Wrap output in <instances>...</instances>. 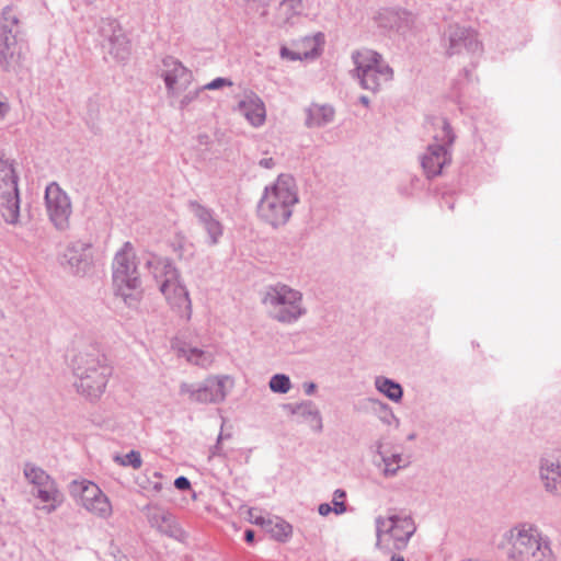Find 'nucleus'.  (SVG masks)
I'll return each mask as SVG.
<instances>
[{
    "instance_id": "9",
    "label": "nucleus",
    "mask_w": 561,
    "mask_h": 561,
    "mask_svg": "<svg viewBox=\"0 0 561 561\" xmlns=\"http://www.w3.org/2000/svg\"><path fill=\"white\" fill-rule=\"evenodd\" d=\"M439 130L433 136V141L427 145L420 156L421 165L427 178H434L442 173L444 167L451 162V147L455 135L445 118L437 122Z\"/></svg>"
},
{
    "instance_id": "2",
    "label": "nucleus",
    "mask_w": 561,
    "mask_h": 561,
    "mask_svg": "<svg viewBox=\"0 0 561 561\" xmlns=\"http://www.w3.org/2000/svg\"><path fill=\"white\" fill-rule=\"evenodd\" d=\"M299 203L296 180L290 174H279L265 186L257 205V216L273 228L284 227Z\"/></svg>"
},
{
    "instance_id": "18",
    "label": "nucleus",
    "mask_w": 561,
    "mask_h": 561,
    "mask_svg": "<svg viewBox=\"0 0 561 561\" xmlns=\"http://www.w3.org/2000/svg\"><path fill=\"white\" fill-rule=\"evenodd\" d=\"M234 111L254 128L263 126L266 121V107L263 100L250 90L238 95Z\"/></svg>"
},
{
    "instance_id": "50",
    "label": "nucleus",
    "mask_w": 561,
    "mask_h": 561,
    "mask_svg": "<svg viewBox=\"0 0 561 561\" xmlns=\"http://www.w3.org/2000/svg\"><path fill=\"white\" fill-rule=\"evenodd\" d=\"M390 27H396L398 31L401 30V26L398 24L390 25Z\"/></svg>"
},
{
    "instance_id": "41",
    "label": "nucleus",
    "mask_w": 561,
    "mask_h": 561,
    "mask_svg": "<svg viewBox=\"0 0 561 561\" xmlns=\"http://www.w3.org/2000/svg\"><path fill=\"white\" fill-rule=\"evenodd\" d=\"M152 478L154 480H150L149 481V484H150V489L154 492H160L162 490V482H161V479H162V474L158 471H154L152 473Z\"/></svg>"
},
{
    "instance_id": "48",
    "label": "nucleus",
    "mask_w": 561,
    "mask_h": 561,
    "mask_svg": "<svg viewBox=\"0 0 561 561\" xmlns=\"http://www.w3.org/2000/svg\"><path fill=\"white\" fill-rule=\"evenodd\" d=\"M359 102H360L363 105H365V106H368V105H369V99H368L367 96H365V95H362V96L359 98Z\"/></svg>"
},
{
    "instance_id": "39",
    "label": "nucleus",
    "mask_w": 561,
    "mask_h": 561,
    "mask_svg": "<svg viewBox=\"0 0 561 561\" xmlns=\"http://www.w3.org/2000/svg\"><path fill=\"white\" fill-rule=\"evenodd\" d=\"M231 85H232L231 80L226 79V78H216L213 81H210L209 83L203 85L201 88V90H218L224 87H231Z\"/></svg>"
},
{
    "instance_id": "47",
    "label": "nucleus",
    "mask_w": 561,
    "mask_h": 561,
    "mask_svg": "<svg viewBox=\"0 0 561 561\" xmlns=\"http://www.w3.org/2000/svg\"><path fill=\"white\" fill-rule=\"evenodd\" d=\"M244 538L247 542H252L254 540V531L251 529L245 530Z\"/></svg>"
},
{
    "instance_id": "34",
    "label": "nucleus",
    "mask_w": 561,
    "mask_h": 561,
    "mask_svg": "<svg viewBox=\"0 0 561 561\" xmlns=\"http://www.w3.org/2000/svg\"><path fill=\"white\" fill-rule=\"evenodd\" d=\"M324 44V35L322 33H317L313 36H307L302 38L299 43H297V47L301 49V51H312V55L309 56V59H313L320 55L321 46Z\"/></svg>"
},
{
    "instance_id": "43",
    "label": "nucleus",
    "mask_w": 561,
    "mask_h": 561,
    "mask_svg": "<svg viewBox=\"0 0 561 561\" xmlns=\"http://www.w3.org/2000/svg\"><path fill=\"white\" fill-rule=\"evenodd\" d=\"M174 486L178 490H187L191 488V482L186 477H179L174 480Z\"/></svg>"
},
{
    "instance_id": "32",
    "label": "nucleus",
    "mask_w": 561,
    "mask_h": 561,
    "mask_svg": "<svg viewBox=\"0 0 561 561\" xmlns=\"http://www.w3.org/2000/svg\"><path fill=\"white\" fill-rule=\"evenodd\" d=\"M383 462L382 473L385 477H393L397 472L409 465L408 458L402 454H392L390 456L381 455Z\"/></svg>"
},
{
    "instance_id": "13",
    "label": "nucleus",
    "mask_w": 561,
    "mask_h": 561,
    "mask_svg": "<svg viewBox=\"0 0 561 561\" xmlns=\"http://www.w3.org/2000/svg\"><path fill=\"white\" fill-rule=\"evenodd\" d=\"M69 491L76 502L90 514L102 519L112 516L111 501L95 483L88 480H76L71 482Z\"/></svg>"
},
{
    "instance_id": "4",
    "label": "nucleus",
    "mask_w": 561,
    "mask_h": 561,
    "mask_svg": "<svg viewBox=\"0 0 561 561\" xmlns=\"http://www.w3.org/2000/svg\"><path fill=\"white\" fill-rule=\"evenodd\" d=\"M146 267L159 284L160 291L170 307L181 318L188 321L192 316V301L172 261L150 254L146 260Z\"/></svg>"
},
{
    "instance_id": "24",
    "label": "nucleus",
    "mask_w": 561,
    "mask_h": 561,
    "mask_svg": "<svg viewBox=\"0 0 561 561\" xmlns=\"http://www.w3.org/2000/svg\"><path fill=\"white\" fill-rule=\"evenodd\" d=\"M32 494L41 502V505H36L35 508L45 514L54 513L64 503V494L57 484L47 489L32 491Z\"/></svg>"
},
{
    "instance_id": "33",
    "label": "nucleus",
    "mask_w": 561,
    "mask_h": 561,
    "mask_svg": "<svg viewBox=\"0 0 561 561\" xmlns=\"http://www.w3.org/2000/svg\"><path fill=\"white\" fill-rule=\"evenodd\" d=\"M367 401L370 403L371 408L378 413L379 420L382 423L387 425H391L393 423L397 426L399 425L398 417L394 415L392 409L387 403L373 398H369Z\"/></svg>"
},
{
    "instance_id": "35",
    "label": "nucleus",
    "mask_w": 561,
    "mask_h": 561,
    "mask_svg": "<svg viewBox=\"0 0 561 561\" xmlns=\"http://www.w3.org/2000/svg\"><path fill=\"white\" fill-rule=\"evenodd\" d=\"M268 387L274 393L285 394L291 389V381L285 374H275L271 377Z\"/></svg>"
},
{
    "instance_id": "37",
    "label": "nucleus",
    "mask_w": 561,
    "mask_h": 561,
    "mask_svg": "<svg viewBox=\"0 0 561 561\" xmlns=\"http://www.w3.org/2000/svg\"><path fill=\"white\" fill-rule=\"evenodd\" d=\"M310 55H312V51H301L298 47L296 50L289 49L286 46L280 48V57L291 61L309 59Z\"/></svg>"
},
{
    "instance_id": "16",
    "label": "nucleus",
    "mask_w": 561,
    "mask_h": 561,
    "mask_svg": "<svg viewBox=\"0 0 561 561\" xmlns=\"http://www.w3.org/2000/svg\"><path fill=\"white\" fill-rule=\"evenodd\" d=\"M100 35L104 39V48L106 53L116 61L125 64L131 54L130 41L121 26L113 19H105L100 24Z\"/></svg>"
},
{
    "instance_id": "23",
    "label": "nucleus",
    "mask_w": 561,
    "mask_h": 561,
    "mask_svg": "<svg viewBox=\"0 0 561 561\" xmlns=\"http://www.w3.org/2000/svg\"><path fill=\"white\" fill-rule=\"evenodd\" d=\"M144 511L151 527L156 528L159 533L175 536L178 527L174 517L169 512L158 506L147 505Z\"/></svg>"
},
{
    "instance_id": "42",
    "label": "nucleus",
    "mask_w": 561,
    "mask_h": 561,
    "mask_svg": "<svg viewBox=\"0 0 561 561\" xmlns=\"http://www.w3.org/2000/svg\"><path fill=\"white\" fill-rule=\"evenodd\" d=\"M228 437H230V435L225 436L222 433H220V434L218 435V438H217L216 445H215V446L211 448V450H210V456H209L210 458H211V457H216V456H222L221 440H222L224 438H228Z\"/></svg>"
},
{
    "instance_id": "15",
    "label": "nucleus",
    "mask_w": 561,
    "mask_h": 561,
    "mask_svg": "<svg viewBox=\"0 0 561 561\" xmlns=\"http://www.w3.org/2000/svg\"><path fill=\"white\" fill-rule=\"evenodd\" d=\"M159 75L163 79L169 99L182 95L193 82L192 71L173 56L162 58Z\"/></svg>"
},
{
    "instance_id": "3",
    "label": "nucleus",
    "mask_w": 561,
    "mask_h": 561,
    "mask_svg": "<svg viewBox=\"0 0 561 561\" xmlns=\"http://www.w3.org/2000/svg\"><path fill=\"white\" fill-rule=\"evenodd\" d=\"M75 387L87 399L98 400L105 391L112 367L94 347L79 350L72 358Z\"/></svg>"
},
{
    "instance_id": "17",
    "label": "nucleus",
    "mask_w": 561,
    "mask_h": 561,
    "mask_svg": "<svg viewBox=\"0 0 561 561\" xmlns=\"http://www.w3.org/2000/svg\"><path fill=\"white\" fill-rule=\"evenodd\" d=\"M446 53L449 56L467 53L477 55L482 51V44L478 37V33L467 26L451 24L445 32Z\"/></svg>"
},
{
    "instance_id": "8",
    "label": "nucleus",
    "mask_w": 561,
    "mask_h": 561,
    "mask_svg": "<svg viewBox=\"0 0 561 561\" xmlns=\"http://www.w3.org/2000/svg\"><path fill=\"white\" fill-rule=\"evenodd\" d=\"M376 523V546L387 552L402 550L416 530L413 518L409 515L392 514L378 516Z\"/></svg>"
},
{
    "instance_id": "22",
    "label": "nucleus",
    "mask_w": 561,
    "mask_h": 561,
    "mask_svg": "<svg viewBox=\"0 0 561 561\" xmlns=\"http://www.w3.org/2000/svg\"><path fill=\"white\" fill-rule=\"evenodd\" d=\"M171 347L176 353L178 357L185 358L187 363L202 368L210 367L215 360L213 352L193 346L178 339L172 342Z\"/></svg>"
},
{
    "instance_id": "11",
    "label": "nucleus",
    "mask_w": 561,
    "mask_h": 561,
    "mask_svg": "<svg viewBox=\"0 0 561 561\" xmlns=\"http://www.w3.org/2000/svg\"><path fill=\"white\" fill-rule=\"evenodd\" d=\"M19 176L13 160L0 158V215L8 225L20 218Z\"/></svg>"
},
{
    "instance_id": "10",
    "label": "nucleus",
    "mask_w": 561,
    "mask_h": 561,
    "mask_svg": "<svg viewBox=\"0 0 561 561\" xmlns=\"http://www.w3.org/2000/svg\"><path fill=\"white\" fill-rule=\"evenodd\" d=\"M233 386L234 381L228 375H210L202 382L182 381L179 394L191 403L219 404L226 400Z\"/></svg>"
},
{
    "instance_id": "31",
    "label": "nucleus",
    "mask_w": 561,
    "mask_h": 561,
    "mask_svg": "<svg viewBox=\"0 0 561 561\" xmlns=\"http://www.w3.org/2000/svg\"><path fill=\"white\" fill-rule=\"evenodd\" d=\"M12 34L15 37L20 35L19 16L12 7H7L1 16V35Z\"/></svg>"
},
{
    "instance_id": "12",
    "label": "nucleus",
    "mask_w": 561,
    "mask_h": 561,
    "mask_svg": "<svg viewBox=\"0 0 561 561\" xmlns=\"http://www.w3.org/2000/svg\"><path fill=\"white\" fill-rule=\"evenodd\" d=\"M60 266L70 275L84 277L89 275L95 263L92 242L85 239H76L66 243L58 256Z\"/></svg>"
},
{
    "instance_id": "36",
    "label": "nucleus",
    "mask_w": 561,
    "mask_h": 561,
    "mask_svg": "<svg viewBox=\"0 0 561 561\" xmlns=\"http://www.w3.org/2000/svg\"><path fill=\"white\" fill-rule=\"evenodd\" d=\"M114 461L123 467H131L134 469H139L142 465L140 453L136 450H130L123 456L116 455Z\"/></svg>"
},
{
    "instance_id": "1",
    "label": "nucleus",
    "mask_w": 561,
    "mask_h": 561,
    "mask_svg": "<svg viewBox=\"0 0 561 561\" xmlns=\"http://www.w3.org/2000/svg\"><path fill=\"white\" fill-rule=\"evenodd\" d=\"M500 547L508 561H556L552 541L535 524L520 522L506 529Z\"/></svg>"
},
{
    "instance_id": "29",
    "label": "nucleus",
    "mask_w": 561,
    "mask_h": 561,
    "mask_svg": "<svg viewBox=\"0 0 561 561\" xmlns=\"http://www.w3.org/2000/svg\"><path fill=\"white\" fill-rule=\"evenodd\" d=\"M256 523L265 525L267 531L277 541L286 542L293 535V526L279 517L271 518L266 523L263 519Z\"/></svg>"
},
{
    "instance_id": "45",
    "label": "nucleus",
    "mask_w": 561,
    "mask_h": 561,
    "mask_svg": "<svg viewBox=\"0 0 561 561\" xmlns=\"http://www.w3.org/2000/svg\"><path fill=\"white\" fill-rule=\"evenodd\" d=\"M259 165L264 169H272L275 167V160L273 158H263L259 161Z\"/></svg>"
},
{
    "instance_id": "20",
    "label": "nucleus",
    "mask_w": 561,
    "mask_h": 561,
    "mask_svg": "<svg viewBox=\"0 0 561 561\" xmlns=\"http://www.w3.org/2000/svg\"><path fill=\"white\" fill-rule=\"evenodd\" d=\"M187 207L190 213L196 218L198 224L207 233L208 244H217L224 233V227L215 216L214 210L196 201H190Z\"/></svg>"
},
{
    "instance_id": "27",
    "label": "nucleus",
    "mask_w": 561,
    "mask_h": 561,
    "mask_svg": "<svg viewBox=\"0 0 561 561\" xmlns=\"http://www.w3.org/2000/svg\"><path fill=\"white\" fill-rule=\"evenodd\" d=\"M23 474L26 481L33 486L32 491L47 489L57 484L53 477L33 462L24 463Z\"/></svg>"
},
{
    "instance_id": "6",
    "label": "nucleus",
    "mask_w": 561,
    "mask_h": 561,
    "mask_svg": "<svg viewBox=\"0 0 561 561\" xmlns=\"http://www.w3.org/2000/svg\"><path fill=\"white\" fill-rule=\"evenodd\" d=\"M135 260L130 242H125L113 260L114 291L128 307H137L141 299V282Z\"/></svg>"
},
{
    "instance_id": "26",
    "label": "nucleus",
    "mask_w": 561,
    "mask_h": 561,
    "mask_svg": "<svg viewBox=\"0 0 561 561\" xmlns=\"http://www.w3.org/2000/svg\"><path fill=\"white\" fill-rule=\"evenodd\" d=\"M334 108L325 104H311L306 110V125L309 128H320L330 124L334 118Z\"/></svg>"
},
{
    "instance_id": "19",
    "label": "nucleus",
    "mask_w": 561,
    "mask_h": 561,
    "mask_svg": "<svg viewBox=\"0 0 561 561\" xmlns=\"http://www.w3.org/2000/svg\"><path fill=\"white\" fill-rule=\"evenodd\" d=\"M538 474L547 493L561 496V454L541 457Z\"/></svg>"
},
{
    "instance_id": "49",
    "label": "nucleus",
    "mask_w": 561,
    "mask_h": 561,
    "mask_svg": "<svg viewBox=\"0 0 561 561\" xmlns=\"http://www.w3.org/2000/svg\"><path fill=\"white\" fill-rule=\"evenodd\" d=\"M392 561H404L403 557L393 554L391 558Z\"/></svg>"
},
{
    "instance_id": "30",
    "label": "nucleus",
    "mask_w": 561,
    "mask_h": 561,
    "mask_svg": "<svg viewBox=\"0 0 561 561\" xmlns=\"http://www.w3.org/2000/svg\"><path fill=\"white\" fill-rule=\"evenodd\" d=\"M374 385L376 389L393 402H400L403 397L401 385L385 376H377Z\"/></svg>"
},
{
    "instance_id": "21",
    "label": "nucleus",
    "mask_w": 561,
    "mask_h": 561,
    "mask_svg": "<svg viewBox=\"0 0 561 561\" xmlns=\"http://www.w3.org/2000/svg\"><path fill=\"white\" fill-rule=\"evenodd\" d=\"M23 61V43L8 34L0 36V67L5 71H18Z\"/></svg>"
},
{
    "instance_id": "44",
    "label": "nucleus",
    "mask_w": 561,
    "mask_h": 561,
    "mask_svg": "<svg viewBox=\"0 0 561 561\" xmlns=\"http://www.w3.org/2000/svg\"><path fill=\"white\" fill-rule=\"evenodd\" d=\"M318 512L321 516H328L331 512H333V506L329 503H322L318 506Z\"/></svg>"
},
{
    "instance_id": "28",
    "label": "nucleus",
    "mask_w": 561,
    "mask_h": 561,
    "mask_svg": "<svg viewBox=\"0 0 561 561\" xmlns=\"http://www.w3.org/2000/svg\"><path fill=\"white\" fill-rule=\"evenodd\" d=\"M302 11L301 0H282L277 9V22L282 25L294 24Z\"/></svg>"
},
{
    "instance_id": "38",
    "label": "nucleus",
    "mask_w": 561,
    "mask_h": 561,
    "mask_svg": "<svg viewBox=\"0 0 561 561\" xmlns=\"http://www.w3.org/2000/svg\"><path fill=\"white\" fill-rule=\"evenodd\" d=\"M345 496L346 493L342 489H336L333 493V513H335L336 515H342L347 511L346 504L344 502Z\"/></svg>"
},
{
    "instance_id": "46",
    "label": "nucleus",
    "mask_w": 561,
    "mask_h": 561,
    "mask_svg": "<svg viewBox=\"0 0 561 561\" xmlns=\"http://www.w3.org/2000/svg\"><path fill=\"white\" fill-rule=\"evenodd\" d=\"M316 389H317V385L314 382H305L304 383V391L307 396L313 394Z\"/></svg>"
},
{
    "instance_id": "5",
    "label": "nucleus",
    "mask_w": 561,
    "mask_h": 561,
    "mask_svg": "<svg viewBox=\"0 0 561 561\" xmlns=\"http://www.w3.org/2000/svg\"><path fill=\"white\" fill-rule=\"evenodd\" d=\"M262 305L271 319L283 324L296 323L307 313L302 293L284 283L266 287Z\"/></svg>"
},
{
    "instance_id": "14",
    "label": "nucleus",
    "mask_w": 561,
    "mask_h": 561,
    "mask_svg": "<svg viewBox=\"0 0 561 561\" xmlns=\"http://www.w3.org/2000/svg\"><path fill=\"white\" fill-rule=\"evenodd\" d=\"M45 206L53 226L59 231L67 230L70 226L72 205L69 195L56 182L46 186Z\"/></svg>"
},
{
    "instance_id": "40",
    "label": "nucleus",
    "mask_w": 561,
    "mask_h": 561,
    "mask_svg": "<svg viewBox=\"0 0 561 561\" xmlns=\"http://www.w3.org/2000/svg\"><path fill=\"white\" fill-rule=\"evenodd\" d=\"M201 88L196 90H188L184 92V95L181 98L179 102L180 108H185L188 104L195 101L201 92Z\"/></svg>"
},
{
    "instance_id": "25",
    "label": "nucleus",
    "mask_w": 561,
    "mask_h": 561,
    "mask_svg": "<svg viewBox=\"0 0 561 561\" xmlns=\"http://www.w3.org/2000/svg\"><path fill=\"white\" fill-rule=\"evenodd\" d=\"M285 409L291 415H298L299 417L308 422H316V430L318 432L322 431V416L319 409L312 401L305 400L297 403H289L285 405Z\"/></svg>"
},
{
    "instance_id": "7",
    "label": "nucleus",
    "mask_w": 561,
    "mask_h": 561,
    "mask_svg": "<svg viewBox=\"0 0 561 561\" xmlns=\"http://www.w3.org/2000/svg\"><path fill=\"white\" fill-rule=\"evenodd\" d=\"M351 58L354 64L352 76L365 90L377 92L393 78L392 68L379 53L373 49L355 50Z\"/></svg>"
}]
</instances>
